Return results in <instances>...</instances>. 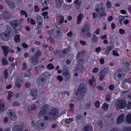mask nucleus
Here are the masks:
<instances>
[{
    "label": "nucleus",
    "instance_id": "nucleus-1",
    "mask_svg": "<svg viewBox=\"0 0 131 131\" xmlns=\"http://www.w3.org/2000/svg\"><path fill=\"white\" fill-rule=\"evenodd\" d=\"M48 116L44 117L45 120L49 121H54L59 116V111L57 109L54 108L50 110L47 114Z\"/></svg>",
    "mask_w": 131,
    "mask_h": 131
},
{
    "label": "nucleus",
    "instance_id": "nucleus-2",
    "mask_svg": "<svg viewBox=\"0 0 131 131\" xmlns=\"http://www.w3.org/2000/svg\"><path fill=\"white\" fill-rule=\"evenodd\" d=\"M126 101L124 99L118 100L116 102L115 106L116 109L118 110L120 109L125 108L126 107Z\"/></svg>",
    "mask_w": 131,
    "mask_h": 131
},
{
    "label": "nucleus",
    "instance_id": "nucleus-3",
    "mask_svg": "<svg viewBox=\"0 0 131 131\" xmlns=\"http://www.w3.org/2000/svg\"><path fill=\"white\" fill-rule=\"evenodd\" d=\"M71 50V47L69 46L67 48L63 50H61L59 51H57V53L59 57L60 58H64L69 53Z\"/></svg>",
    "mask_w": 131,
    "mask_h": 131
},
{
    "label": "nucleus",
    "instance_id": "nucleus-4",
    "mask_svg": "<svg viewBox=\"0 0 131 131\" xmlns=\"http://www.w3.org/2000/svg\"><path fill=\"white\" fill-rule=\"evenodd\" d=\"M86 89V85L83 83H81L78 86V92L79 93L85 94Z\"/></svg>",
    "mask_w": 131,
    "mask_h": 131
},
{
    "label": "nucleus",
    "instance_id": "nucleus-5",
    "mask_svg": "<svg viewBox=\"0 0 131 131\" xmlns=\"http://www.w3.org/2000/svg\"><path fill=\"white\" fill-rule=\"evenodd\" d=\"M84 57V54L83 52H79L76 56V60L78 62L83 63L84 60L82 58Z\"/></svg>",
    "mask_w": 131,
    "mask_h": 131
},
{
    "label": "nucleus",
    "instance_id": "nucleus-6",
    "mask_svg": "<svg viewBox=\"0 0 131 131\" xmlns=\"http://www.w3.org/2000/svg\"><path fill=\"white\" fill-rule=\"evenodd\" d=\"M13 36L9 33L5 32L2 33L1 34L0 36L1 37L2 39L4 41H6L8 40L10 37H12Z\"/></svg>",
    "mask_w": 131,
    "mask_h": 131
},
{
    "label": "nucleus",
    "instance_id": "nucleus-7",
    "mask_svg": "<svg viewBox=\"0 0 131 131\" xmlns=\"http://www.w3.org/2000/svg\"><path fill=\"white\" fill-rule=\"evenodd\" d=\"M62 74L65 80L66 81H68L70 79V75L69 71L68 69H64L62 72Z\"/></svg>",
    "mask_w": 131,
    "mask_h": 131
},
{
    "label": "nucleus",
    "instance_id": "nucleus-8",
    "mask_svg": "<svg viewBox=\"0 0 131 131\" xmlns=\"http://www.w3.org/2000/svg\"><path fill=\"white\" fill-rule=\"evenodd\" d=\"M46 82V80L45 79L43 78L42 76H40L38 78L37 80V83L38 85H42L45 84Z\"/></svg>",
    "mask_w": 131,
    "mask_h": 131
},
{
    "label": "nucleus",
    "instance_id": "nucleus-9",
    "mask_svg": "<svg viewBox=\"0 0 131 131\" xmlns=\"http://www.w3.org/2000/svg\"><path fill=\"white\" fill-rule=\"evenodd\" d=\"M7 109L5 105V102L2 100H0V113L3 112L4 111H6Z\"/></svg>",
    "mask_w": 131,
    "mask_h": 131
},
{
    "label": "nucleus",
    "instance_id": "nucleus-10",
    "mask_svg": "<svg viewBox=\"0 0 131 131\" xmlns=\"http://www.w3.org/2000/svg\"><path fill=\"white\" fill-rule=\"evenodd\" d=\"M10 25L13 28L15 27L20 28L21 26L20 24L18 23L17 20H14L10 21Z\"/></svg>",
    "mask_w": 131,
    "mask_h": 131
},
{
    "label": "nucleus",
    "instance_id": "nucleus-11",
    "mask_svg": "<svg viewBox=\"0 0 131 131\" xmlns=\"http://www.w3.org/2000/svg\"><path fill=\"white\" fill-rule=\"evenodd\" d=\"M24 125H15L13 129V131H23Z\"/></svg>",
    "mask_w": 131,
    "mask_h": 131
},
{
    "label": "nucleus",
    "instance_id": "nucleus-12",
    "mask_svg": "<svg viewBox=\"0 0 131 131\" xmlns=\"http://www.w3.org/2000/svg\"><path fill=\"white\" fill-rule=\"evenodd\" d=\"M120 71V70H118L117 72H116L114 74V78L116 80L118 79L117 77H118V80L120 79L122 80L123 78V77L122 76L121 74L119 73Z\"/></svg>",
    "mask_w": 131,
    "mask_h": 131
},
{
    "label": "nucleus",
    "instance_id": "nucleus-13",
    "mask_svg": "<svg viewBox=\"0 0 131 131\" xmlns=\"http://www.w3.org/2000/svg\"><path fill=\"white\" fill-rule=\"evenodd\" d=\"M38 93L37 91L35 89H32L31 93V96L32 97L33 100L36 99L37 97Z\"/></svg>",
    "mask_w": 131,
    "mask_h": 131
},
{
    "label": "nucleus",
    "instance_id": "nucleus-14",
    "mask_svg": "<svg viewBox=\"0 0 131 131\" xmlns=\"http://www.w3.org/2000/svg\"><path fill=\"white\" fill-rule=\"evenodd\" d=\"M113 45H110L106 47V49L105 52L104 54L106 56L109 55L110 51L113 49Z\"/></svg>",
    "mask_w": 131,
    "mask_h": 131
},
{
    "label": "nucleus",
    "instance_id": "nucleus-15",
    "mask_svg": "<svg viewBox=\"0 0 131 131\" xmlns=\"http://www.w3.org/2000/svg\"><path fill=\"white\" fill-rule=\"evenodd\" d=\"M61 28L58 27L57 28L56 32L54 34V37L56 38L58 37H60L61 35V31L60 29Z\"/></svg>",
    "mask_w": 131,
    "mask_h": 131
},
{
    "label": "nucleus",
    "instance_id": "nucleus-16",
    "mask_svg": "<svg viewBox=\"0 0 131 131\" xmlns=\"http://www.w3.org/2000/svg\"><path fill=\"white\" fill-rule=\"evenodd\" d=\"M2 48L3 51L4 53V56L6 57L9 51V47L6 46H2Z\"/></svg>",
    "mask_w": 131,
    "mask_h": 131
},
{
    "label": "nucleus",
    "instance_id": "nucleus-17",
    "mask_svg": "<svg viewBox=\"0 0 131 131\" xmlns=\"http://www.w3.org/2000/svg\"><path fill=\"white\" fill-rule=\"evenodd\" d=\"M102 6V7H101L100 9V10H101L100 12V13L99 12L98 14H100V15L101 16H106V13L104 11V10L105 9L104 7L103 6L101 3L100 5V6Z\"/></svg>",
    "mask_w": 131,
    "mask_h": 131
},
{
    "label": "nucleus",
    "instance_id": "nucleus-18",
    "mask_svg": "<svg viewBox=\"0 0 131 131\" xmlns=\"http://www.w3.org/2000/svg\"><path fill=\"white\" fill-rule=\"evenodd\" d=\"M41 76L43 77L45 79H49L51 78V75L49 72H43Z\"/></svg>",
    "mask_w": 131,
    "mask_h": 131
},
{
    "label": "nucleus",
    "instance_id": "nucleus-19",
    "mask_svg": "<svg viewBox=\"0 0 131 131\" xmlns=\"http://www.w3.org/2000/svg\"><path fill=\"white\" fill-rule=\"evenodd\" d=\"M124 114H122L119 116L117 119V123H121L124 121Z\"/></svg>",
    "mask_w": 131,
    "mask_h": 131
},
{
    "label": "nucleus",
    "instance_id": "nucleus-20",
    "mask_svg": "<svg viewBox=\"0 0 131 131\" xmlns=\"http://www.w3.org/2000/svg\"><path fill=\"white\" fill-rule=\"evenodd\" d=\"M36 108V106L35 104H33L28 106L27 111L28 113H30V110H35Z\"/></svg>",
    "mask_w": 131,
    "mask_h": 131
},
{
    "label": "nucleus",
    "instance_id": "nucleus-21",
    "mask_svg": "<svg viewBox=\"0 0 131 131\" xmlns=\"http://www.w3.org/2000/svg\"><path fill=\"white\" fill-rule=\"evenodd\" d=\"M93 36L91 39V41L92 43L94 44L95 43H97L98 41V38L96 36L93 34Z\"/></svg>",
    "mask_w": 131,
    "mask_h": 131
},
{
    "label": "nucleus",
    "instance_id": "nucleus-22",
    "mask_svg": "<svg viewBox=\"0 0 131 131\" xmlns=\"http://www.w3.org/2000/svg\"><path fill=\"white\" fill-rule=\"evenodd\" d=\"M84 131H92V127L90 125L86 126L84 128Z\"/></svg>",
    "mask_w": 131,
    "mask_h": 131
},
{
    "label": "nucleus",
    "instance_id": "nucleus-23",
    "mask_svg": "<svg viewBox=\"0 0 131 131\" xmlns=\"http://www.w3.org/2000/svg\"><path fill=\"white\" fill-rule=\"evenodd\" d=\"M126 120L127 123L131 124V114H129L127 115Z\"/></svg>",
    "mask_w": 131,
    "mask_h": 131
},
{
    "label": "nucleus",
    "instance_id": "nucleus-24",
    "mask_svg": "<svg viewBox=\"0 0 131 131\" xmlns=\"http://www.w3.org/2000/svg\"><path fill=\"white\" fill-rule=\"evenodd\" d=\"M124 66L126 70L128 71L131 69V66L130 65L128 62H126L124 64Z\"/></svg>",
    "mask_w": 131,
    "mask_h": 131
},
{
    "label": "nucleus",
    "instance_id": "nucleus-25",
    "mask_svg": "<svg viewBox=\"0 0 131 131\" xmlns=\"http://www.w3.org/2000/svg\"><path fill=\"white\" fill-rule=\"evenodd\" d=\"M84 94L79 93L78 95V96L77 98V99L80 101H82L84 98Z\"/></svg>",
    "mask_w": 131,
    "mask_h": 131
},
{
    "label": "nucleus",
    "instance_id": "nucleus-26",
    "mask_svg": "<svg viewBox=\"0 0 131 131\" xmlns=\"http://www.w3.org/2000/svg\"><path fill=\"white\" fill-rule=\"evenodd\" d=\"M7 31H6V33H9L13 35V31L9 26L7 25L6 27Z\"/></svg>",
    "mask_w": 131,
    "mask_h": 131
},
{
    "label": "nucleus",
    "instance_id": "nucleus-27",
    "mask_svg": "<svg viewBox=\"0 0 131 131\" xmlns=\"http://www.w3.org/2000/svg\"><path fill=\"white\" fill-rule=\"evenodd\" d=\"M79 63L74 69L75 71H77L78 70H80L83 67V65L82 64L80 63Z\"/></svg>",
    "mask_w": 131,
    "mask_h": 131
},
{
    "label": "nucleus",
    "instance_id": "nucleus-28",
    "mask_svg": "<svg viewBox=\"0 0 131 131\" xmlns=\"http://www.w3.org/2000/svg\"><path fill=\"white\" fill-rule=\"evenodd\" d=\"M15 41L17 43L19 42L20 41V36L18 35H17L14 37Z\"/></svg>",
    "mask_w": 131,
    "mask_h": 131
},
{
    "label": "nucleus",
    "instance_id": "nucleus-29",
    "mask_svg": "<svg viewBox=\"0 0 131 131\" xmlns=\"http://www.w3.org/2000/svg\"><path fill=\"white\" fill-rule=\"evenodd\" d=\"M20 80L18 79L17 80L15 83V88H17V89H20V84L19 83L20 82Z\"/></svg>",
    "mask_w": 131,
    "mask_h": 131
},
{
    "label": "nucleus",
    "instance_id": "nucleus-30",
    "mask_svg": "<svg viewBox=\"0 0 131 131\" xmlns=\"http://www.w3.org/2000/svg\"><path fill=\"white\" fill-rule=\"evenodd\" d=\"M34 127L37 130H41V129L40 123L38 122L37 123L35 124Z\"/></svg>",
    "mask_w": 131,
    "mask_h": 131
},
{
    "label": "nucleus",
    "instance_id": "nucleus-31",
    "mask_svg": "<svg viewBox=\"0 0 131 131\" xmlns=\"http://www.w3.org/2000/svg\"><path fill=\"white\" fill-rule=\"evenodd\" d=\"M73 120L74 119L73 118H69L66 119L65 120V123L66 124H68L73 121Z\"/></svg>",
    "mask_w": 131,
    "mask_h": 131
},
{
    "label": "nucleus",
    "instance_id": "nucleus-32",
    "mask_svg": "<svg viewBox=\"0 0 131 131\" xmlns=\"http://www.w3.org/2000/svg\"><path fill=\"white\" fill-rule=\"evenodd\" d=\"M46 113L42 110L40 111L38 115V117L41 118L43 115H46Z\"/></svg>",
    "mask_w": 131,
    "mask_h": 131
},
{
    "label": "nucleus",
    "instance_id": "nucleus-33",
    "mask_svg": "<svg viewBox=\"0 0 131 131\" xmlns=\"http://www.w3.org/2000/svg\"><path fill=\"white\" fill-rule=\"evenodd\" d=\"M14 112V111L12 109H10L8 111L7 113L9 117L13 115V113H15Z\"/></svg>",
    "mask_w": 131,
    "mask_h": 131
},
{
    "label": "nucleus",
    "instance_id": "nucleus-34",
    "mask_svg": "<svg viewBox=\"0 0 131 131\" xmlns=\"http://www.w3.org/2000/svg\"><path fill=\"white\" fill-rule=\"evenodd\" d=\"M49 109V108L48 105H46L43 106L42 110L45 113H46L48 111Z\"/></svg>",
    "mask_w": 131,
    "mask_h": 131
},
{
    "label": "nucleus",
    "instance_id": "nucleus-35",
    "mask_svg": "<svg viewBox=\"0 0 131 131\" xmlns=\"http://www.w3.org/2000/svg\"><path fill=\"white\" fill-rule=\"evenodd\" d=\"M102 6H100L99 4H97L95 6V10H96V11L97 12H100V9Z\"/></svg>",
    "mask_w": 131,
    "mask_h": 131
},
{
    "label": "nucleus",
    "instance_id": "nucleus-36",
    "mask_svg": "<svg viewBox=\"0 0 131 131\" xmlns=\"http://www.w3.org/2000/svg\"><path fill=\"white\" fill-rule=\"evenodd\" d=\"M108 106V104H107L106 103H105L103 104L102 106V108L104 111H106L107 109Z\"/></svg>",
    "mask_w": 131,
    "mask_h": 131
},
{
    "label": "nucleus",
    "instance_id": "nucleus-37",
    "mask_svg": "<svg viewBox=\"0 0 131 131\" xmlns=\"http://www.w3.org/2000/svg\"><path fill=\"white\" fill-rule=\"evenodd\" d=\"M72 5H68L67 4H64L63 6V7L64 9L66 10H69L71 7Z\"/></svg>",
    "mask_w": 131,
    "mask_h": 131
},
{
    "label": "nucleus",
    "instance_id": "nucleus-38",
    "mask_svg": "<svg viewBox=\"0 0 131 131\" xmlns=\"http://www.w3.org/2000/svg\"><path fill=\"white\" fill-rule=\"evenodd\" d=\"M4 78L6 80L8 77V73L7 72V69H6L4 71Z\"/></svg>",
    "mask_w": 131,
    "mask_h": 131
},
{
    "label": "nucleus",
    "instance_id": "nucleus-39",
    "mask_svg": "<svg viewBox=\"0 0 131 131\" xmlns=\"http://www.w3.org/2000/svg\"><path fill=\"white\" fill-rule=\"evenodd\" d=\"M91 106V103L89 102L85 105L84 107V108L85 110H88L90 108Z\"/></svg>",
    "mask_w": 131,
    "mask_h": 131
},
{
    "label": "nucleus",
    "instance_id": "nucleus-40",
    "mask_svg": "<svg viewBox=\"0 0 131 131\" xmlns=\"http://www.w3.org/2000/svg\"><path fill=\"white\" fill-rule=\"evenodd\" d=\"M85 27H83L82 29L81 32V35L82 37H84L85 32L88 31L85 29Z\"/></svg>",
    "mask_w": 131,
    "mask_h": 131
},
{
    "label": "nucleus",
    "instance_id": "nucleus-41",
    "mask_svg": "<svg viewBox=\"0 0 131 131\" xmlns=\"http://www.w3.org/2000/svg\"><path fill=\"white\" fill-rule=\"evenodd\" d=\"M32 63L33 65H36L38 63V62L37 60V58H32Z\"/></svg>",
    "mask_w": 131,
    "mask_h": 131
},
{
    "label": "nucleus",
    "instance_id": "nucleus-42",
    "mask_svg": "<svg viewBox=\"0 0 131 131\" xmlns=\"http://www.w3.org/2000/svg\"><path fill=\"white\" fill-rule=\"evenodd\" d=\"M13 115L11 116L10 117L12 120L15 121L16 120L17 117L15 113H13Z\"/></svg>",
    "mask_w": 131,
    "mask_h": 131
},
{
    "label": "nucleus",
    "instance_id": "nucleus-43",
    "mask_svg": "<svg viewBox=\"0 0 131 131\" xmlns=\"http://www.w3.org/2000/svg\"><path fill=\"white\" fill-rule=\"evenodd\" d=\"M123 131H131V127L126 126L123 128Z\"/></svg>",
    "mask_w": 131,
    "mask_h": 131
},
{
    "label": "nucleus",
    "instance_id": "nucleus-44",
    "mask_svg": "<svg viewBox=\"0 0 131 131\" xmlns=\"http://www.w3.org/2000/svg\"><path fill=\"white\" fill-rule=\"evenodd\" d=\"M32 75L31 73L30 72H29L28 71L25 72L24 74L25 77H30Z\"/></svg>",
    "mask_w": 131,
    "mask_h": 131
},
{
    "label": "nucleus",
    "instance_id": "nucleus-45",
    "mask_svg": "<svg viewBox=\"0 0 131 131\" xmlns=\"http://www.w3.org/2000/svg\"><path fill=\"white\" fill-rule=\"evenodd\" d=\"M64 20L63 17H58V22L59 23L62 24Z\"/></svg>",
    "mask_w": 131,
    "mask_h": 131
},
{
    "label": "nucleus",
    "instance_id": "nucleus-46",
    "mask_svg": "<svg viewBox=\"0 0 131 131\" xmlns=\"http://www.w3.org/2000/svg\"><path fill=\"white\" fill-rule=\"evenodd\" d=\"M10 16V13L6 11H4L3 13L2 16Z\"/></svg>",
    "mask_w": 131,
    "mask_h": 131
},
{
    "label": "nucleus",
    "instance_id": "nucleus-47",
    "mask_svg": "<svg viewBox=\"0 0 131 131\" xmlns=\"http://www.w3.org/2000/svg\"><path fill=\"white\" fill-rule=\"evenodd\" d=\"M57 5H58L59 6L62 5L63 0H55Z\"/></svg>",
    "mask_w": 131,
    "mask_h": 131
},
{
    "label": "nucleus",
    "instance_id": "nucleus-48",
    "mask_svg": "<svg viewBox=\"0 0 131 131\" xmlns=\"http://www.w3.org/2000/svg\"><path fill=\"white\" fill-rule=\"evenodd\" d=\"M8 5L11 8H13L15 7V5L14 3L13 2H10L8 4Z\"/></svg>",
    "mask_w": 131,
    "mask_h": 131
},
{
    "label": "nucleus",
    "instance_id": "nucleus-49",
    "mask_svg": "<svg viewBox=\"0 0 131 131\" xmlns=\"http://www.w3.org/2000/svg\"><path fill=\"white\" fill-rule=\"evenodd\" d=\"M21 16L25 15V16H28L27 13L24 10H21L20 12Z\"/></svg>",
    "mask_w": 131,
    "mask_h": 131
},
{
    "label": "nucleus",
    "instance_id": "nucleus-50",
    "mask_svg": "<svg viewBox=\"0 0 131 131\" xmlns=\"http://www.w3.org/2000/svg\"><path fill=\"white\" fill-rule=\"evenodd\" d=\"M47 68L48 69H51L54 68V66L51 64H49L47 66Z\"/></svg>",
    "mask_w": 131,
    "mask_h": 131
},
{
    "label": "nucleus",
    "instance_id": "nucleus-51",
    "mask_svg": "<svg viewBox=\"0 0 131 131\" xmlns=\"http://www.w3.org/2000/svg\"><path fill=\"white\" fill-rule=\"evenodd\" d=\"M23 67L22 69L23 70H25L27 69V66L26 65V63H23Z\"/></svg>",
    "mask_w": 131,
    "mask_h": 131
},
{
    "label": "nucleus",
    "instance_id": "nucleus-52",
    "mask_svg": "<svg viewBox=\"0 0 131 131\" xmlns=\"http://www.w3.org/2000/svg\"><path fill=\"white\" fill-rule=\"evenodd\" d=\"M14 93L13 92H9L8 96L7 99L9 100L11 97L13 95Z\"/></svg>",
    "mask_w": 131,
    "mask_h": 131
},
{
    "label": "nucleus",
    "instance_id": "nucleus-53",
    "mask_svg": "<svg viewBox=\"0 0 131 131\" xmlns=\"http://www.w3.org/2000/svg\"><path fill=\"white\" fill-rule=\"evenodd\" d=\"M19 27H15L14 28V31L16 33H19V32L20 31Z\"/></svg>",
    "mask_w": 131,
    "mask_h": 131
},
{
    "label": "nucleus",
    "instance_id": "nucleus-54",
    "mask_svg": "<svg viewBox=\"0 0 131 131\" xmlns=\"http://www.w3.org/2000/svg\"><path fill=\"white\" fill-rule=\"evenodd\" d=\"M90 25L88 23H86L85 24V26L83 27H85L86 29L89 30V27Z\"/></svg>",
    "mask_w": 131,
    "mask_h": 131
},
{
    "label": "nucleus",
    "instance_id": "nucleus-55",
    "mask_svg": "<svg viewBox=\"0 0 131 131\" xmlns=\"http://www.w3.org/2000/svg\"><path fill=\"white\" fill-rule=\"evenodd\" d=\"M2 64L4 65H6L8 63L7 60L5 58H3L2 59Z\"/></svg>",
    "mask_w": 131,
    "mask_h": 131
},
{
    "label": "nucleus",
    "instance_id": "nucleus-56",
    "mask_svg": "<svg viewBox=\"0 0 131 131\" xmlns=\"http://www.w3.org/2000/svg\"><path fill=\"white\" fill-rule=\"evenodd\" d=\"M106 5L107 7L110 8L112 7V5L111 4V3L109 1H108L106 3Z\"/></svg>",
    "mask_w": 131,
    "mask_h": 131
},
{
    "label": "nucleus",
    "instance_id": "nucleus-57",
    "mask_svg": "<svg viewBox=\"0 0 131 131\" xmlns=\"http://www.w3.org/2000/svg\"><path fill=\"white\" fill-rule=\"evenodd\" d=\"M40 54L41 53L39 51H37L34 54V56L35 57V58H37L38 56H40Z\"/></svg>",
    "mask_w": 131,
    "mask_h": 131
},
{
    "label": "nucleus",
    "instance_id": "nucleus-58",
    "mask_svg": "<svg viewBox=\"0 0 131 131\" xmlns=\"http://www.w3.org/2000/svg\"><path fill=\"white\" fill-rule=\"evenodd\" d=\"M57 125L56 124H54L51 125V127L53 129H55L57 127Z\"/></svg>",
    "mask_w": 131,
    "mask_h": 131
},
{
    "label": "nucleus",
    "instance_id": "nucleus-59",
    "mask_svg": "<svg viewBox=\"0 0 131 131\" xmlns=\"http://www.w3.org/2000/svg\"><path fill=\"white\" fill-rule=\"evenodd\" d=\"M128 109H130L131 108V102L128 103L126 104V107Z\"/></svg>",
    "mask_w": 131,
    "mask_h": 131
},
{
    "label": "nucleus",
    "instance_id": "nucleus-60",
    "mask_svg": "<svg viewBox=\"0 0 131 131\" xmlns=\"http://www.w3.org/2000/svg\"><path fill=\"white\" fill-rule=\"evenodd\" d=\"M110 131H121L120 129L116 127L111 129Z\"/></svg>",
    "mask_w": 131,
    "mask_h": 131
},
{
    "label": "nucleus",
    "instance_id": "nucleus-61",
    "mask_svg": "<svg viewBox=\"0 0 131 131\" xmlns=\"http://www.w3.org/2000/svg\"><path fill=\"white\" fill-rule=\"evenodd\" d=\"M82 17H77V23L79 24L81 20V18Z\"/></svg>",
    "mask_w": 131,
    "mask_h": 131
},
{
    "label": "nucleus",
    "instance_id": "nucleus-62",
    "mask_svg": "<svg viewBox=\"0 0 131 131\" xmlns=\"http://www.w3.org/2000/svg\"><path fill=\"white\" fill-rule=\"evenodd\" d=\"M37 22L40 21L42 22V17H37Z\"/></svg>",
    "mask_w": 131,
    "mask_h": 131
},
{
    "label": "nucleus",
    "instance_id": "nucleus-63",
    "mask_svg": "<svg viewBox=\"0 0 131 131\" xmlns=\"http://www.w3.org/2000/svg\"><path fill=\"white\" fill-rule=\"evenodd\" d=\"M95 105L97 107H99L100 106V103L98 101H97L95 103Z\"/></svg>",
    "mask_w": 131,
    "mask_h": 131
},
{
    "label": "nucleus",
    "instance_id": "nucleus-64",
    "mask_svg": "<svg viewBox=\"0 0 131 131\" xmlns=\"http://www.w3.org/2000/svg\"><path fill=\"white\" fill-rule=\"evenodd\" d=\"M82 118V117L80 115H77L76 116V120L78 121L81 119Z\"/></svg>",
    "mask_w": 131,
    "mask_h": 131
}]
</instances>
